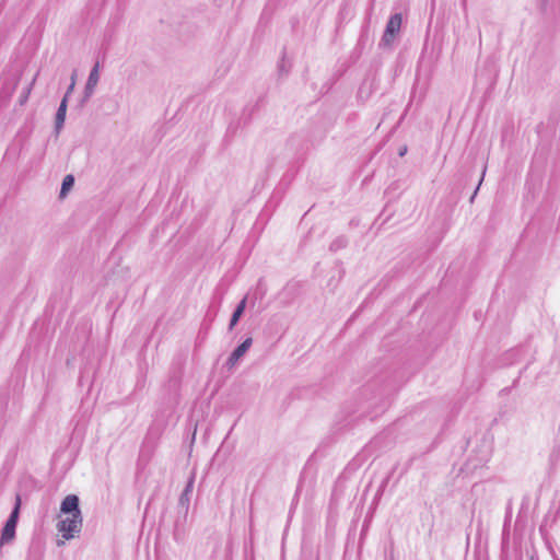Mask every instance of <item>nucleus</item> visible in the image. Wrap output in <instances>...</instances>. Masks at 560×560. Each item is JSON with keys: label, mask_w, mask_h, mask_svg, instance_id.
<instances>
[{"label": "nucleus", "mask_w": 560, "mask_h": 560, "mask_svg": "<svg viewBox=\"0 0 560 560\" xmlns=\"http://www.w3.org/2000/svg\"><path fill=\"white\" fill-rule=\"evenodd\" d=\"M100 80V63L96 62L94 67L91 69L85 88H84V101L89 100L98 83Z\"/></svg>", "instance_id": "obj_5"}, {"label": "nucleus", "mask_w": 560, "mask_h": 560, "mask_svg": "<svg viewBox=\"0 0 560 560\" xmlns=\"http://www.w3.org/2000/svg\"><path fill=\"white\" fill-rule=\"evenodd\" d=\"M74 86H75V85H73V82H71V83H70V85L68 86L67 92H66V94H65V96H63V97H67V100H68V98H69V96H70V94L73 92Z\"/></svg>", "instance_id": "obj_12"}, {"label": "nucleus", "mask_w": 560, "mask_h": 560, "mask_svg": "<svg viewBox=\"0 0 560 560\" xmlns=\"http://www.w3.org/2000/svg\"><path fill=\"white\" fill-rule=\"evenodd\" d=\"M482 182H483V178H480V180L478 183V187L481 186Z\"/></svg>", "instance_id": "obj_18"}, {"label": "nucleus", "mask_w": 560, "mask_h": 560, "mask_svg": "<svg viewBox=\"0 0 560 560\" xmlns=\"http://www.w3.org/2000/svg\"><path fill=\"white\" fill-rule=\"evenodd\" d=\"M20 508H21V498H20V495H16L14 508L11 511L9 518L7 520L4 526L1 530L0 546L10 542L15 537V528H16L18 521H19Z\"/></svg>", "instance_id": "obj_2"}, {"label": "nucleus", "mask_w": 560, "mask_h": 560, "mask_svg": "<svg viewBox=\"0 0 560 560\" xmlns=\"http://www.w3.org/2000/svg\"><path fill=\"white\" fill-rule=\"evenodd\" d=\"M285 69V66L281 65L280 70L283 71Z\"/></svg>", "instance_id": "obj_20"}, {"label": "nucleus", "mask_w": 560, "mask_h": 560, "mask_svg": "<svg viewBox=\"0 0 560 560\" xmlns=\"http://www.w3.org/2000/svg\"><path fill=\"white\" fill-rule=\"evenodd\" d=\"M67 107H68L67 97H62V100L59 104V107L57 109L56 116H55L54 131H55L56 137L59 136L60 131L63 128V124L66 120V114H67Z\"/></svg>", "instance_id": "obj_6"}, {"label": "nucleus", "mask_w": 560, "mask_h": 560, "mask_svg": "<svg viewBox=\"0 0 560 560\" xmlns=\"http://www.w3.org/2000/svg\"><path fill=\"white\" fill-rule=\"evenodd\" d=\"M247 303V296H244L238 304L236 305L234 312L232 313L230 323H229V330H233V328L237 325L240 322L242 315L244 314V311L246 308Z\"/></svg>", "instance_id": "obj_7"}, {"label": "nucleus", "mask_w": 560, "mask_h": 560, "mask_svg": "<svg viewBox=\"0 0 560 560\" xmlns=\"http://www.w3.org/2000/svg\"><path fill=\"white\" fill-rule=\"evenodd\" d=\"M60 511L67 516L58 522L57 529L62 538L70 540L82 529L83 517L79 497L68 494L61 502Z\"/></svg>", "instance_id": "obj_1"}, {"label": "nucleus", "mask_w": 560, "mask_h": 560, "mask_svg": "<svg viewBox=\"0 0 560 560\" xmlns=\"http://www.w3.org/2000/svg\"><path fill=\"white\" fill-rule=\"evenodd\" d=\"M75 80H77V71L74 70L71 75V82H73V85H75Z\"/></svg>", "instance_id": "obj_13"}, {"label": "nucleus", "mask_w": 560, "mask_h": 560, "mask_svg": "<svg viewBox=\"0 0 560 560\" xmlns=\"http://www.w3.org/2000/svg\"><path fill=\"white\" fill-rule=\"evenodd\" d=\"M253 345V338H246L242 343H240L230 357L226 360V365L229 368H233L237 362L245 355V353L249 350Z\"/></svg>", "instance_id": "obj_4"}, {"label": "nucleus", "mask_w": 560, "mask_h": 560, "mask_svg": "<svg viewBox=\"0 0 560 560\" xmlns=\"http://www.w3.org/2000/svg\"><path fill=\"white\" fill-rule=\"evenodd\" d=\"M194 481H195V476L192 475V476L189 478V480H188V482H187V485H186L185 489L183 490V492H182V494H180V497H179V504H180L182 506H188V503H189V497H190V494H191V492H192V488H194Z\"/></svg>", "instance_id": "obj_8"}, {"label": "nucleus", "mask_w": 560, "mask_h": 560, "mask_svg": "<svg viewBox=\"0 0 560 560\" xmlns=\"http://www.w3.org/2000/svg\"><path fill=\"white\" fill-rule=\"evenodd\" d=\"M477 190H478V187L476 188V190L474 191V195L471 197V200L474 199L475 195H477Z\"/></svg>", "instance_id": "obj_15"}, {"label": "nucleus", "mask_w": 560, "mask_h": 560, "mask_svg": "<svg viewBox=\"0 0 560 560\" xmlns=\"http://www.w3.org/2000/svg\"><path fill=\"white\" fill-rule=\"evenodd\" d=\"M74 177L72 175H67L61 184L60 197H63L73 186Z\"/></svg>", "instance_id": "obj_10"}, {"label": "nucleus", "mask_w": 560, "mask_h": 560, "mask_svg": "<svg viewBox=\"0 0 560 560\" xmlns=\"http://www.w3.org/2000/svg\"><path fill=\"white\" fill-rule=\"evenodd\" d=\"M347 245H348V238L346 236H343V235H340V236L336 237L330 243L329 249L331 252H337L339 249L345 248Z\"/></svg>", "instance_id": "obj_9"}, {"label": "nucleus", "mask_w": 560, "mask_h": 560, "mask_svg": "<svg viewBox=\"0 0 560 560\" xmlns=\"http://www.w3.org/2000/svg\"><path fill=\"white\" fill-rule=\"evenodd\" d=\"M406 151H407V148H406V147H405V148H402V149L399 151V155H400V156L405 155Z\"/></svg>", "instance_id": "obj_14"}, {"label": "nucleus", "mask_w": 560, "mask_h": 560, "mask_svg": "<svg viewBox=\"0 0 560 560\" xmlns=\"http://www.w3.org/2000/svg\"><path fill=\"white\" fill-rule=\"evenodd\" d=\"M482 182H483V178H480V180L478 183V187L481 186Z\"/></svg>", "instance_id": "obj_16"}, {"label": "nucleus", "mask_w": 560, "mask_h": 560, "mask_svg": "<svg viewBox=\"0 0 560 560\" xmlns=\"http://www.w3.org/2000/svg\"><path fill=\"white\" fill-rule=\"evenodd\" d=\"M36 78H37V74L33 78L32 82L24 89L23 93L21 94V96L19 98L20 105H24L27 102L31 91L35 84Z\"/></svg>", "instance_id": "obj_11"}, {"label": "nucleus", "mask_w": 560, "mask_h": 560, "mask_svg": "<svg viewBox=\"0 0 560 560\" xmlns=\"http://www.w3.org/2000/svg\"><path fill=\"white\" fill-rule=\"evenodd\" d=\"M285 69V66L281 65L280 70L283 71Z\"/></svg>", "instance_id": "obj_19"}, {"label": "nucleus", "mask_w": 560, "mask_h": 560, "mask_svg": "<svg viewBox=\"0 0 560 560\" xmlns=\"http://www.w3.org/2000/svg\"><path fill=\"white\" fill-rule=\"evenodd\" d=\"M482 182H483V178H480V180L478 183V187L481 186Z\"/></svg>", "instance_id": "obj_17"}, {"label": "nucleus", "mask_w": 560, "mask_h": 560, "mask_svg": "<svg viewBox=\"0 0 560 560\" xmlns=\"http://www.w3.org/2000/svg\"><path fill=\"white\" fill-rule=\"evenodd\" d=\"M401 22L402 18L400 13H395L389 18L382 37L384 45H390L400 30Z\"/></svg>", "instance_id": "obj_3"}]
</instances>
